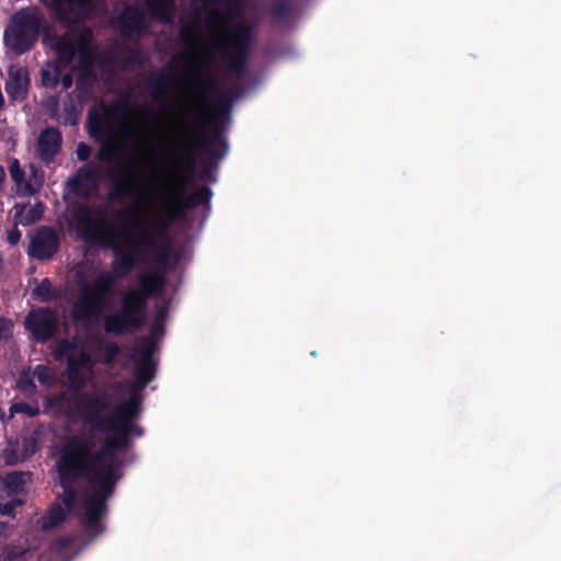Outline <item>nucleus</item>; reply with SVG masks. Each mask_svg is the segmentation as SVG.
<instances>
[{
  "mask_svg": "<svg viewBox=\"0 0 561 561\" xmlns=\"http://www.w3.org/2000/svg\"><path fill=\"white\" fill-rule=\"evenodd\" d=\"M131 216V213L129 210H126V209H118L115 211V217L117 219H124V220H128Z\"/></svg>",
  "mask_w": 561,
  "mask_h": 561,
  "instance_id": "bf43d9fd",
  "label": "nucleus"
},
{
  "mask_svg": "<svg viewBox=\"0 0 561 561\" xmlns=\"http://www.w3.org/2000/svg\"><path fill=\"white\" fill-rule=\"evenodd\" d=\"M165 314H167L165 310L161 309L157 312L156 318H158L163 323Z\"/></svg>",
  "mask_w": 561,
  "mask_h": 561,
  "instance_id": "680f3d73",
  "label": "nucleus"
},
{
  "mask_svg": "<svg viewBox=\"0 0 561 561\" xmlns=\"http://www.w3.org/2000/svg\"><path fill=\"white\" fill-rule=\"evenodd\" d=\"M103 0H42L49 8L57 21L66 25H73L91 18Z\"/></svg>",
  "mask_w": 561,
  "mask_h": 561,
  "instance_id": "1a4fd4ad",
  "label": "nucleus"
},
{
  "mask_svg": "<svg viewBox=\"0 0 561 561\" xmlns=\"http://www.w3.org/2000/svg\"><path fill=\"white\" fill-rule=\"evenodd\" d=\"M156 224L158 226V230L154 232V237L157 238L160 234H163L167 230V225L160 224L156 220H144L141 224L133 222V227L139 232L141 229H150V226ZM172 247L169 241H164L160 247L156 242V248L150 250L148 253H152V260L159 267H165L169 264L171 256Z\"/></svg>",
  "mask_w": 561,
  "mask_h": 561,
  "instance_id": "5701e85b",
  "label": "nucleus"
},
{
  "mask_svg": "<svg viewBox=\"0 0 561 561\" xmlns=\"http://www.w3.org/2000/svg\"><path fill=\"white\" fill-rule=\"evenodd\" d=\"M151 333L154 335L164 333V325L158 318H154V321L151 325Z\"/></svg>",
  "mask_w": 561,
  "mask_h": 561,
  "instance_id": "4d7b16f0",
  "label": "nucleus"
},
{
  "mask_svg": "<svg viewBox=\"0 0 561 561\" xmlns=\"http://www.w3.org/2000/svg\"><path fill=\"white\" fill-rule=\"evenodd\" d=\"M230 111V103L220 100L214 107V113L203 119V134L190 140V147L207 154V161L203 167L201 178L210 182L216 181L214 169L217 162L228 152V142L224 130Z\"/></svg>",
  "mask_w": 561,
  "mask_h": 561,
  "instance_id": "7ed1b4c3",
  "label": "nucleus"
},
{
  "mask_svg": "<svg viewBox=\"0 0 561 561\" xmlns=\"http://www.w3.org/2000/svg\"><path fill=\"white\" fill-rule=\"evenodd\" d=\"M222 0H205L203 3V9L208 10L211 4L220 3Z\"/></svg>",
  "mask_w": 561,
  "mask_h": 561,
  "instance_id": "052dcab7",
  "label": "nucleus"
},
{
  "mask_svg": "<svg viewBox=\"0 0 561 561\" xmlns=\"http://www.w3.org/2000/svg\"><path fill=\"white\" fill-rule=\"evenodd\" d=\"M114 435L107 437L99 450L94 451L95 443L92 436L87 435H71L70 437H81L87 439L90 445V455L88 462L94 471H100L104 467L110 466L112 470V478L115 480V484L121 479L119 467L122 462L117 459V451L127 450L131 442H128V437L123 435L121 432H113Z\"/></svg>",
  "mask_w": 561,
  "mask_h": 561,
  "instance_id": "39448f33",
  "label": "nucleus"
},
{
  "mask_svg": "<svg viewBox=\"0 0 561 561\" xmlns=\"http://www.w3.org/2000/svg\"><path fill=\"white\" fill-rule=\"evenodd\" d=\"M10 175L13 182L20 187L22 191V186L24 185L25 172L21 168L19 160L14 159L13 162L9 167Z\"/></svg>",
  "mask_w": 561,
  "mask_h": 561,
  "instance_id": "49530a36",
  "label": "nucleus"
},
{
  "mask_svg": "<svg viewBox=\"0 0 561 561\" xmlns=\"http://www.w3.org/2000/svg\"><path fill=\"white\" fill-rule=\"evenodd\" d=\"M204 88H205V89H211V88H214V83H213L211 81H209V80H208V81L204 84Z\"/></svg>",
  "mask_w": 561,
  "mask_h": 561,
  "instance_id": "0e129e2a",
  "label": "nucleus"
},
{
  "mask_svg": "<svg viewBox=\"0 0 561 561\" xmlns=\"http://www.w3.org/2000/svg\"><path fill=\"white\" fill-rule=\"evenodd\" d=\"M94 365L93 357L85 351L69 356L66 375L72 390L79 391L87 385V375L92 373Z\"/></svg>",
  "mask_w": 561,
  "mask_h": 561,
  "instance_id": "a211bd4d",
  "label": "nucleus"
},
{
  "mask_svg": "<svg viewBox=\"0 0 561 561\" xmlns=\"http://www.w3.org/2000/svg\"><path fill=\"white\" fill-rule=\"evenodd\" d=\"M140 293H134L129 290L122 296L119 311L136 312L138 314H145L147 311V302Z\"/></svg>",
  "mask_w": 561,
  "mask_h": 561,
  "instance_id": "72a5a7b5",
  "label": "nucleus"
},
{
  "mask_svg": "<svg viewBox=\"0 0 561 561\" xmlns=\"http://www.w3.org/2000/svg\"><path fill=\"white\" fill-rule=\"evenodd\" d=\"M201 15H202V9H196L192 16L194 18L195 21H198L201 19Z\"/></svg>",
  "mask_w": 561,
  "mask_h": 561,
  "instance_id": "e2e57ef3",
  "label": "nucleus"
},
{
  "mask_svg": "<svg viewBox=\"0 0 561 561\" xmlns=\"http://www.w3.org/2000/svg\"><path fill=\"white\" fill-rule=\"evenodd\" d=\"M76 71V67H71V71L67 73H62L59 83L65 91L69 90L73 84V72Z\"/></svg>",
  "mask_w": 561,
  "mask_h": 561,
  "instance_id": "864d4df0",
  "label": "nucleus"
},
{
  "mask_svg": "<svg viewBox=\"0 0 561 561\" xmlns=\"http://www.w3.org/2000/svg\"><path fill=\"white\" fill-rule=\"evenodd\" d=\"M267 13L274 21L283 22L291 15L293 4L288 0H276L268 5Z\"/></svg>",
  "mask_w": 561,
  "mask_h": 561,
  "instance_id": "c9c22d12",
  "label": "nucleus"
},
{
  "mask_svg": "<svg viewBox=\"0 0 561 561\" xmlns=\"http://www.w3.org/2000/svg\"><path fill=\"white\" fill-rule=\"evenodd\" d=\"M90 445L81 437H68L61 445L56 461L58 483L62 488L59 496L65 508L71 511L77 500L75 484L84 479L94 489L83 499L84 515L81 524L84 531L91 537L101 535L105 527L102 517L107 513V501L115 492V480L112 478L110 466L94 471L88 462Z\"/></svg>",
  "mask_w": 561,
  "mask_h": 561,
  "instance_id": "f03ea898",
  "label": "nucleus"
},
{
  "mask_svg": "<svg viewBox=\"0 0 561 561\" xmlns=\"http://www.w3.org/2000/svg\"><path fill=\"white\" fill-rule=\"evenodd\" d=\"M76 348H77V343L75 341L64 339L58 342V344L54 351V356L56 359L66 358L68 362L69 356H75L73 352L76 351Z\"/></svg>",
  "mask_w": 561,
  "mask_h": 561,
  "instance_id": "37998d69",
  "label": "nucleus"
},
{
  "mask_svg": "<svg viewBox=\"0 0 561 561\" xmlns=\"http://www.w3.org/2000/svg\"><path fill=\"white\" fill-rule=\"evenodd\" d=\"M111 432H121L128 437V442H131V436H141L144 434L142 427L137 425L134 421L117 423L113 420V425L108 426L106 433Z\"/></svg>",
  "mask_w": 561,
  "mask_h": 561,
  "instance_id": "e433bc0d",
  "label": "nucleus"
},
{
  "mask_svg": "<svg viewBox=\"0 0 561 561\" xmlns=\"http://www.w3.org/2000/svg\"><path fill=\"white\" fill-rule=\"evenodd\" d=\"M12 335V322L0 318V341L8 340Z\"/></svg>",
  "mask_w": 561,
  "mask_h": 561,
  "instance_id": "8fccbe9b",
  "label": "nucleus"
},
{
  "mask_svg": "<svg viewBox=\"0 0 561 561\" xmlns=\"http://www.w3.org/2000/svg\"><path fill=\"white\" fill-rule=\"evenodd\" d=\"M137 172L129 162H116L107 168L105 176L111 182L108 199L131 197L137 188Z\"/></svg>",
  "mask_w": 561,
  "mask_h": 561,
  "instance_id": "9d476101",
  "label": "nucleus"
},
{
  "mask_svg": "<svg viewBox=\"0 0 561 561\" xmlns=\"http://www.w3.org/2000/svg\"><path fill=\"white\" fill-rule=\"evenodd\" d=\"M18 225L15 222V226L8 232L7 239L11 245H15L21 239V231L18 229Z\"/></svg>",
  "mask_w": 561,
  "mask_h": 561,
  "instance_id": "5fc2aeb1",
  "label": "nucleus"
},
{
  "mask_svg": "<svg viewBox=\"0 0 561 561\" xmlns=\"http://www.w3.org/2000/svg\"><path fill=\"white\" fill-rule=\"evenodd\" d=\"M12 413H22L27 416L34 417L39 415L41 410L37 403L30 404L27 402H16L13 403L10 408Z\"/></svg>",
  "mask_w": 561,
  "mask_h": 561,
  "instance_id": "a18cd8bd",
  "label": "nucleus"
},
{
  "mask_svg": "<svg viewBox=\"0 0 561 561\" xmlns=\"http://www.w3.org/2000/svg\"><path fill=\"white\" fill-rule=\"evenodd\" d=\"M59 248L60 238L56 230L48 226H41L31 237L27 254L37 261H48L54 257Z\"/></svg>",
  "mask_w": 561,
  "mask_h": 561,
  "instance_id": "ddd939ff",
  "label": "nucleus"
},
{
  "mask_svg": "<svg viewBox=\"0 0 561 561\" xmlns=\"http://www.w3.org/2000/svg\"><path fill=\"white\" fill-rule=\"evenodd\" d=\"M49 31V24L35 7L21 8L12 14L4 30L5 47L15 56H21L34 48L43 33Z\"/></svg>",
  "mask_w": 561,
  "mask_h": 561,
  "instance_id": "20e7f679",
  "label": "nucleus"
},
{
  "mask_svg": "<svg viewBox=\"0 0 561 561\" xmlns=\"http://www.w3.org/2000/svg\"><path fill=\"white\" fill-rule=\"evenodd\" d=\"M57 317L53 309L39 308L31 311L25 319V328L37 342L48 341L57 331Z\"/></svg>",
  "mask_w": 561,
  "mask_h": 561,
  "instance_id": "2eb2a0df",
  "label": "nucleus"
},
{
  "mask_svg": "<svg viewBox=\"0 0 561 561\" xmlns=\"http://www.w3.org/2000/svg\"><path fill=\"white\" fill-rule=\"evenodd\" d=\"M180 39L184 46L192 49L190 53L178 57L190 64L194 69L204 71L208 67L209 56L206 53L195 50V44L204 39V36L197 25H183L180 30Z\"/></svg>",
  "mask_w": 561,
  "mask_h": 561,
  "instance_id": "dca6fc26",
  "label": "nucleus"
},
{
  "mask_svg": "<svg viewBox=\"0 0 561 561\" xmlns=\"http://www.w3.org/2000/svg\"><path fill=\"white\" fill-rule=\"evenodd\" d=\"M141 403L142 399L139 396V391L131 389L129 398L116 408L111 419L117 423L135 421L140 415Z\"/></svg>",
  "mask_w": 561,
  "mask_h": 561,
  "instance_id": "a878e982",
  "label": "nucleus"
},
{
  "mask_svg": "<svg viewBox=\"0 0 561 561\" xmlns=\"http://www.w3.org/2000/svg\"><path fill=\"white\" fill-rule=\"evenodd\" d=\"M62 136L58 128L43 129L36 140L35 151L38 159L46 165L50 164L61 150Z\"/></svg>",
  "mask_w": 561,
  "mask_h": 561,
  "instance_id": "412c9836",
  "label": "nucleus"
},
{
  "mask_svg": "<svg viewBox=\"0 0 561 561\" xmlns=\"http://www.w3.org/2000/svg\"><path fill=\"white\" fill-rule=\"evenodd\" d=\"M148 14L162 23H170L175 11V0H144Z\"/></svg>",
  "mask_w": 561,
  "mask_h": 561,
  "instance_id": "c85d7f7f",
  "label": "nucleus"
},
{
  "mask_svg": "<svg viewBox=\"0 0 561 561\" xmlns=\"http://www.w3.org/2000/svg\"><path fill=\"white\" fill-rule=\"evenodd\" d=\"M254 2L248 0V96L254 92L264 80L268 61L274 54L270 47L261 51L260 62L256 67V55L254 53L257 21L254 19Z\"/></svg>",
  "mask_w": 561,
  "mask_h": 561,
  "instance_id": "6e6552de",
  "label": "nucleus"
},
{
  "mask_svg": "<svg viewBox=\"0 0 561 561\" xmlns=\"http://www.w3.org/2000/svg\"><path fill=\"white\" fill-rule=\"evenodd\" d=\"M222 18V12L217 9L213 8L209 13V22L217 23Z\"/></svg>",
  "mask_w": 561,
  "mask_h": 561,
  "instance_id": "13d9d810",
  "label": "nucleus"
},
{
  "mask_svg": "<svg viewBox=\"0 0 561 561\" xmlns=\"http://www.w3.org/2000/svg\"><path fill=\"white\" fill-rule=\"evenodd\" d=\"M113 397L107 391L82 392L77 402L79 417L92 428L106 433L113 420L105 415L112 407Z\"/></svg>",
  "mask_w": 561,
  "mask_h": 561,
  "instance_id": "423d86ee",
  "label": "nucleus"
},
{
  "mask_svg": "<svg viewBox=\"0 0 561 561\" xmlns=\"http://www.w3.org/2000/svg\"><path fill=\"white\" fill-rule=\"evenodd\" d=\"M32 481L30 471H9L0 474V496L3 497H25L27 485Z\"/></svg>",
  "mask_w": 561,
  "mask_h": 561,
  "instance_id": "4be33fe9",
  "label": "nucleus"
},
{
  "mask_svg": "<svg viewBox=\"0 0 561 561\" xmlns=\"http://www.w3.org/2000/svg\"><path fill=\"white\" fill-rule=\"evenodd\" d=\"M85 103H81L78 99H72L68 95V100L65 101L62 107V122L65 125H75L81 114L82 107Z\"/></svg>",
  "mask_w": 561,
  "mask_h": 561,
  "instance_id": "f704fd0d",
  "label": "nucleus"
},
{
  "mask_svg": "<svg viewBox=\"0 0 561 561\" xmlns=\"http://www.w3.org/2000/svg\"><path fill=\"white\" fill-rule=\"evenodd\" d=\"M19 387L24 392H35V390H36V386L34 383L33 379H31L27 376L20 377Z\"/></svg>",
  "mask_w": 561,
  "mask_h": 561,
  "instance_id": "603ef678",
  "label": "nucleus"
},
{
  "mask_svg": "<svg viewBox=\"0 0 561 561\" xmlns=\"http://www.w3.org/2000/svg\"><path fill=\"white\" fill-rule=\"evenodd\" d=\"M156 343L149 337H144L142 341L135 347L138 354V359L135 366V382L131 389L141 391L156 376L157 363L153 358Z\"/></svg>",
  "mask_w": 561,
  "mask_h": 561,
  "instance_id": "9b49d317",
  "label": "nucleus"
},
{
  "mask_svg": "<svg viewBox=\"0 0 561 561\" xmlns=\"http://www.w3.org/2000/svg\"><path fill=\"white\" fill-rule=\"evenodd\" d=\"M67 69L61 64L48 60L41 68V83L46 89H55L59 84L62 72Z\"/></svg>",
  "mask_w": 561,
  "mask_h": 561,
  "instance_id": "2f4dec72",
  "label": "nucleus"
},
{
  "mask_svg": "<svg viewBox=\"0 0 561 561\" xmlns=\"http://www.w3.org/2000/svg\"><path fill=\"white\" fill-rule=\"evenodd\" d=\"M146 320L145 314L136 312L117 311L105 317L104 330L106 333L122 335L139 330Z\"/></svg>",
  "mask_w": 561,
  "mask_h": 561,
  "instance_id": "6ab92c4d",
  "label": "nucleus"
},
{
  "mask_svg": "<svg viewBox=\"0 0 561 561\" xmlns=\"http://www.w3.org/2000/svg\"><path fill=\"white\" fill-rule=\"evenodd\" d=\"M116 27L122 37L140 36L148 27L146 14L137 5H126L116 18Z\"/></svg>",
  "mask_w": 561,
  "mask_h": 561,
  "instance_id": "f3484780",
  "label": "nucleus"
},
{
  "mask_svg": "<svg viewBox=\"0 0 561 561\" xmlns=\"http://www.w3.org/2000/svg\"><path fill=\"white\" fill-rule=\"evenodd\" d=\"M68 512L60 503H53L42 517V528L50 530L58 527L66 519Z\"/></svg>",
  "mask_w": 561,
  "mask_h": 561,
  "instance_id": "473e14b6",
  "label": "nucleus"
},
{
  "mask_svg": "<svg viewBox=\"0 0 561 561\" xmlns=\"http://www.w3.org/2000/svg\"><path fill=\"white\" fill-rule=\"evenodd\" d=\"M98 80L96 72L85 71L78 73L76 79V99L81 103L94 100V87Z\"/></svg>",
  "mask_w": 561,
  "mask_h": 561,
  "instance_id": "c756f323",
  "label": "nucleus"
},
{
  "mask_svg": "<svg viewBox=\"0 0 561 561\" xmlns=\"http://www.w3.org/2000/svg\"><path fill=\"white\" fill-rule=\"evenodd\" d=\"M33 295L42 302H48L56 298L55 289L49 278H44L33 289Z\"/></svg>",
  "mask_w": 561,
  "mask_h": 561,
  "instance_id": "58836bf2",
  "label": "nucleus"
},
{
  "mask_svg": "<svg viewBox=\"0 0 561 561\" xmlns=\"http://www.w3.org/2000/svg\"><path fill=\"white\" fill-rule=\"evenodd\" d=\"M140 62V54L137 49H130L128 55L125 57V64H138Z\"/></svg>",
  "mask_w": 561,
  "mask_h": 561,
  "instance_id": "6e6d98bb",
  "label": "nucleus"
},
{
  "mask_svg": "<svg viewBox=\"0 0 561 561\" xmlns=\"http://www.w3.org/2000/svg\"><path fill=\"white\" fill-rule=\"evenodd\" d=\"M211 196L213 191L209 186H202L185 195L182 186L170 185L163 194V211L171 221L182 219L186 210L209 204Z\"/></svg>",
  "mask_w": 561,
  "mask_h": 561,
  "instance_id": "0eeeda50",
  "label": "nucleus"
},
{
  "mask_svg": "<svg viewBox=\"0 0 561 561\" xmlns=\"http://www.w3.org/2000/svg\"><path fill=\"white\" fill-rule=\"evenodd\" d=\"M170 157L174 168H185L190 172L195 168V159L187 150L171 152Z\"/></svg>",
  "mask_w": 561,
  "mask_h": 561,
  "instance_id": "a19ab883",
  "label": "nucleus"
},
{
  "mask_svg": "<svg viewBox=\"0 0 561 561\" xmlns=\"http://www.w3.org/2000/svg\"><path fill=\"white\" fill-rule=\"evenodd\" d=\"M138 283L139 287L133 291L140 293L139 295L144 297V300L147 302L150 297L161 294L164 278L159 273H148L141 274L138 277Z\"/></svg>",
  "mask_w": 561,
  "mask_h": 561,
  "instance_id": "cd10ccee",
  "label": "nucleus"
},
{
  "mask_svg": "<svg viewBox=\"0 0 561 561\" xmlns=\"http://www.w3.org/2000/svg\"><path fill=\"white\" fill-rule=\"evenodd\" d=\"M123 118L124 116L119 115L113 107L93 106L88 112L87 131L95 140H110L114 135L113 123Z\"/></svg>",
  "mask_w": 561,
  "mask_h": 561,
  "instance_id": "f8f14e48",
  "label": "nucleus"
},
{
  "mask_svg": "<svg viewBox=\"0 0 561 561\" xmlns=\"http://www.w3.org/2000/svg\"><path fill=\"white\" fill-rule=\"evenodd\" d=\"M119 354V346L115 342L107 343L103 348L104 363L111 364Z\"/></svg>",
  "mask_w": 561,
  "mask_h": 561,
  "instance_id": "09e8293b",
  "label": "nucleus"
},
{
  "mask_svg": "<svg viewBox=\"0 0 561 561\" xmlns=\"http://www.w3.org/2000/svg\"><path fill=\"white\" fill-rule=\"evenodd\" d=\"M43 185V173L34 165H31V174L22 186V195L32 196L39 192Z\"/></svg>",
  "mask_w": 561,
  "mask_h": 561,
  "instance_id": "4c0bfd02",
  "label": "nucleus"
},
{
  "mask_svg": "<svg viewBox=\"0 0 561 561\" xmlns=\"http://www.w3.org/2000/svg\"><path fill=\"white\" fill-rule=\"evenodd\" d=\"M33 375L42 385H50L53 382L50 369L45 365H37L33 370Z\"/></svg>",
  "mask_w": 561,
  "mask_h": 561,
  "instance_id": "de8ad7c7",
  "label": "nucleus"
},
{
  "mask_svg": "<svg viewBox=\"0 0 561 561\" xmlns=\"http://www.w3.org/2000/svg\"><path fill=\"white\" fill-rule=\"evenodd\" d=\"M10 501L5 503H0V514L2 516L15 517L16 507L23 506L26 503L25 497H9Z\"/></svg>",
  "mask_w": 561,
  "mask_h": 561,
  "instance_id": "c03bdc74",
  "label": "nucleus"
},
{
  "mask_svg": "<svg viewBox=\"0 0 561 561\" xmlns=\"http://www.w3.org/2000/svg\"><path fill=\"white\" fill-rule=\"evenodd\" d=\"M238 10L236 69L239 77H242L245 73V0H238Z\"/></svg>",
  "mask_w": 561,
  "mask_h": 561,
  "instance_id": "b1692460",
  "label": "nucleus"
},
{
  "mask_svg": "<svg viewBox=\"0 0 561 561\" xmlns=\"http://www.w3.org/2000/svg\"><path fill=\"white\" fill-rule=\"evenodd\" d=\"M175 84L176 79L171 70H161L148 79V89L153 99H160L169 94L174 90Z\"/></svg>",
  "mask_w": 561,
  "mask_h": 561,
  "instance_id": "bb28decb",
  "label": "nucleus"
},
{
  "mask_svg": "<svg viewBox=\"0 0 561 561\" xmlns=\"http://www.w3.org/2000/svg\"><path fill=\"white\" fill-rule=\"evenodd\" d=\"M91 152V147L85 142H80L76 150V154L79 161H87L90 158Z\"/></svg>",
  "mask_w": 561,
  "mask_h": 561,
  "instance_id": "3c124183",
  "label": "nucleus"
},
{
  "mask_svg": "<svg viewBox=\"0 0 561 561\" xmlns=\"http://www.w3.org/2000/svg\"><path fill=\"white\" fill-rule=\"evenodd\" d=\"M101 179V169L94 162L81 165L76 174L69 178L66 185L72 194L81 198H89L98 188Z\"/></svg>",
  "mask_w": 561,
  "mask_h": 561,
  "instance_id": "4468645a",
  "label": "nucleus"
},
{
  "mask_svg": "<svg viewBox=\"0 0 561 561\" xmlns=\"http://www.w3.org/2000/svg\"><path fill=\"white\" fill-rule=\"evenodd\" d=\"M57 104H58V98L56 96V98L54 99V105H55V106H57Z\"/></svg>",
  "mask_w": 561,
  "mask_h": 561,
  "instance_id": "69168bd1",
  "label": "nucleus"
},
{
  "mask_svg": "<svg viewBox=\"0 0 561 561\" xmlns=\"http://www.w3.org/2000/svg\"><path fill=\"white\" fill-rule=\"evenodd\" d=\"M87 41L88 39L85 37H81L79 42L80 55L78 59V66L76 67V70H78L79 73H83L88 70L91 72H95L93 68V58L92 56L88 55L84 50Z\"/></svg>",
  "mask_w": 561,
  "mask_h": 561,
  "instance_id": "ea45409f",
  "label": "nucleus"
},
{
  "mask_svg": "<svg viewBox=\"0 0 561 561\" xmlns=\"http://www.w3.org/2000/svg\"><path fill=\"white\" fill-rule=\"evenodd\" d=\"M69 228L87 243L111 249L113 260L110 272L99 273L92 282H79V297L71 311L72 318L81 323L96 320L102 314L107 298L113 294L116 279L127 277L136 264L156 248L154 232L158 226L127 233L126 226H115L106 220L92 218V208L82 202H72L65 210Z\"/></svg>",
  "mask_w": 561,
  "mask_h": 561,
  "instance_id": "f257e3e1",
  "label": "nucleus"
},
{
  "mask_svg": "<svg viewBox=\"0 0 561 561\" xmlns=\"http://www.w3.org/2000/svg\"><path fill=\"white\" fill-rule=\"evenodd\" d=\"M95 158L99 162H106L114 165L117 162V148L111 142H104Z\"/></svg>",
  "mask_w": 561,
  "mask_h": 561,
  "instance_id": "79ce46f5",
  "label": "nucleus"
},
{
  "mask_svg": "<svg viewBox=\"0 0 561 561\" xmlns=\"http://www.w3.org/2000/svg\"><path fill=\"white\" fill-rule=\"evenodd\" d=\"M50 47L56 54L54 61L61 64L64 67H69L77 53L75 42L67 35H56L50 37Z\"/></svg>",
  "mask_w": 561,
  "mask_h": 561,
  "instance_id": "393cba45",
  "label": "nucleus"
},
{
  "mask_svg": "<svg viewBox=\"0 0 561 561\" xmlns=\"http://www.w3.org/2000/svg\"><path fill=\"white\" fill-rule=\"evenodd\" d=\"M14 220L16 224L23 226H31L41 220L44 211V205L42 202H37L35 205L30 206L26 209L24 204H15L14 207Z\"/></svg>",
  "mask_w": 561,
  "mask_h": 561,
  "instance_id": "7c9ffc66",
  "label": "nucleus"
},
{
  "mask_svg": "<svg viewBox=\"0 0 561 561\" xmlns=\"http://www.w3.org/2000/svg\"><path fill=\"white\" fill-rule=\"evenodd\" d=\"M30 84L31 79L26 67L19 65H11L9 67L4 90L11 101L23 102L26 100Z\"/></svg>",
  "mask_w": 561,
  "mask_h": 561,
  "instance_id": "aec40b11",
  "label": "nucleus"
}]
</instances>
